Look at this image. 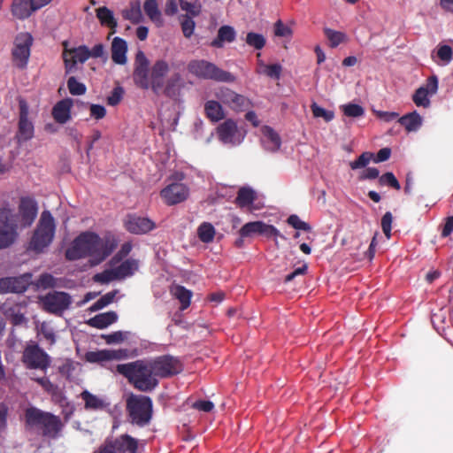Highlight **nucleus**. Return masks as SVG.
<instances>
[{
	"label": "nucleus",
	"mask_w": 453,
	"mask_h": 453,
	"mask_svg": "<svg viewBox=\"0 0 453 453\" xmlns=\"http://www.w3.org/2000/svg\"><path fill=\"white\" fill-rule=\"evenodd\" d=\"M180 361L171 355L159 356L151 360L140 359L120 364L117 372L127 379L141 392H151L158 386L157 378H170L182 372Z\"/></svg>",
	"instance_id": "1"
},
{
	"label": "nucleus",
	"mask_w": 453,
	"mask_h": 453,
	"mask_svg": "<svg viewBox=\"0 0 453 453\" xmlns=\"http://www.w3.org/2000/svg\"><path fill=\"white\" fill-rule=\"evenodd\" d=\"M117 242L114 239L101 238L94 232H83L80 234L66 249L65 257L69 261H74L84 257H90L93 265H99L108 257L116 249Z\"/></svg>",
	"instance_id": "2"
},
{
	"label": "nucleus",
	"mask_w": 453,
	"mask_h": 453,
	"mask_svg": "<svg viewBox=\"0 0 453 453\" xmlns=\"http://www.w3.org/2000/svg\"><path fill=\"white\" fill-rule=\"evenodd\" d=\"M149 59L143 51L138 50L134 58V69L133 73L136 86L142 89L150 88L155 94H158L164 87V77L169 71V65L165 60H157L149 70Z\"/></svg>",
	"instance_id": "3"
},
{
	"label": "nucleus",
	"mask_w": 453,
	"mask_h": 453,
	"mask_svg": "<svg viewBox=\"0 0 453 453\" xmlns=\"http://www.w3.org/2000/svg\"><path fill=\"white\" fill-rule=\"evenodd\" d=\"M55 234V219L50 211H43L32 234L27 250L42 253L52 243Z\"/></svg>",
	"instance_id": "4"
},
{
	"label": "nucleus",
	"mask_w": 453,
	"mask_h": 453,
	"mask_svg": "<svg viewBox=\"0 0 453 453\" xmlns=\"http://www.w3.org/2000/svg\"><path fill=\"white\" fill-rule=\"evenodd\" d=\"M126 409L132 425L144 427L150 423L153 403L150 396L131 394L127 399Z\"/></svg>",
	"instance_id": "5"
},
{
	"label": "nucleus",
	"mask_w": 453,
	"mask_h": 453,
	"mask_svg": "<svg viewBox=\"0 0 453 453\" xmlns=\"http://www.w3.org/2000/svg\"><path fill=\"white\" fill-rule=\"evenodd\" d=\"M188 71L202 80H212L220 82H233L234 76L218 67L215 64L204 59H194L188 64Z\"/></svg>",
	"instance_id": "6"
},
{
	"label": "nucleus",
	"mask_w": 453,
	"mask_h": 453,
	"mask_svg": "<svg viewBox=\"0 0 453 453\" xmlns=\"http://www.w3.org/2000/svg\"><path fill=\"white\" fill-rule=\"evenodd\" d=\"M33 42V36L29 33L17 35L12 50V60L15 67L20 70L27 68Z\"/></svg>",
	"instance_id": "7"
},
{
	"label": "nucleus",
	"mask_w": 453,
	"mask_h": 453,
	"mask_svg": "<svg viewBox=\"0 0 453 453\" xmlns=\"http://www.w3.org/2000/svg\"><path fill=\"white\" fill-rule=\"evenodd\" d=\"M21 361L27 369L46 372L50 366V357L38 344H28L23 350Z\"/></svg>",
	"instance_id": "8"
},
{
	"label": "nucleus",
	"mask_w": 453,
	"mask_h": 453,
	"mask_svg": "<svg viewBox=\"0 0 453 453\" xmlns=\"http://www.w3.org/2000/svg\"><path fill=\"white\" fill-rule=\"evenodd\" d=\"M15 215L8 209H0V249L11 246L18 236Z\"/></svg>",
	"instance_id": "9"
},
{
	"label": "nucleus",
	"mask_w": 453,
	"mask_h": 453,
	"mask_svg": "<svg viewBox=\"0 0 453 453\" xmlns=\"http://www.w3.org/2000/svg\"><path fill=\"white\" fill-rule=\"evenodd\" d=\"M96 453H138V440L122 434L114 440H107Z\"/></svg>",
	"instance_id": "10"
},
{
	"label": "nucleus",
	"mask_w": 453,
	"mask_h": 453,
	"mask_svg": "<svg viewBox=\"0 0 453 453\" xmlns=\"http://www.w3.org/2000/svg\"><path fill=\"white\" fill-rule=\"evenodd\" d=\"M43 310L56 315H61L72 303L69 294L61 291L50 292L41 298Z\"/></svg>",
	"instance_id": "11"
},
{
	"label": "nucleus",
	"mask_w": 453,
	"mask_h": 453,
	"mask_svg": "<svg viewBox=\"0 0 453 453\" xmlns=\"http://www.w3.org/2000/svg\"><path fill=\"white\" fill-rule=\"evenodd\" d=\"M65 49L63 51V59L65 64V74L73 73L77 70V64L85 63L89 58V49L81 45L79 47L67 49V42L63 43Z\"/></svg>",
	"instance_id": "12"
},
{
	"label": "nucleus",
	"mask_w": 453,
	"mask_h": 453,
	"mask_svg": "<svg viewBox=\"0 0 453 453\" xmlns=\"http://www.w3.org/2000/svg\"><path fill=\"white\" fill-rule=\"evenodd\" d=\"M438 90V78L436 75L428 77L426 83L416 89L412 95V101L418 107L428 108L431 104L429 96H434Z\"/></svg>",
	"instance_id": "13"
},
{
	"label": "nucleus",
	"mask_w": 453,
	"mask_h": 453,
	"mask_svg": "<svg viewBox=\"0 0 453 453\" xmlns=\"http://www.w3.org/2000/svg\"><path fill=\"white\" fill-rule=\"evenodd\" d=\"M37 213L38 204L35 198L31 196L20 197L18 206V216L22 227L30 226L34 223Z\"/></svg>",
	"instance_id": "14"
},
{
	"label": "nucleus",
	"mask_w": 453,
	"mask_h": 453,
	"mask_svg": "<svg viewBox=\"0 0 453 453\" xmlns=\"http://www.w3.org/2000/svg\"><path fill=\"white\" fill-rule=\"evenodd\" d=\"M32 282V274L24 273L17 277L0 278V293H23Z\"/></svg>",
	"instance_id": "15"
},
{
	"label": "nucleus",
	"mask_w": 453,
	"mask_h": 453,
	"mask_svg": "<svg viewBox=\"0 0 453 453\" xmlns=\"http://www.w3.org/2000/svg\"><path fill=\"white\" fill-rule=\"evenodd\" d=\"M124 226L133 234H145L156 228V223L149 218L134 213L127 215Z\"/></svg>",
	"instance_id": "16"
},
{
	"label": "nucleus",
	"mask_w": 453,
	"mask_h": 453,
	"mask_svg": "<svg viewBox=\"0 0 453 453\" xmlns=\"http://www.w3.org/2000/svg\"><path fill=\"white\" fill-rule=\"evenodd\" d=\"M189 188L183 183L174 182L164 188L160 196L167 205H175L188 199Z\"/></svg>",
	"instance_id": "17"
},
{
	"label": "nucleus",
	"mask_w": 453,
	"mask_h": 453,
	"mask_svg": "<svg viewBox=\"0 0 453 453\" xmlns=\"http://www.w3.org/2000/svg\"><path fill=\"white\" fill-rule=\"evenodd\" d=\"M34 136V125L28 119V108L25 102L19 104V119L16 139L18 143L25 142Z\"/></svg>",
	"instance_id": "18"
},
{
	"label": "nucleus",
	"mask_w": 453,
	"mask_h": 453,
	"mask_svg": "<svg viewBox=\"0 0 453 453\" xmlns=\"http://www.w3.org/2000/svg\"><path fill=\"white\" fill-rule=\"evenodd\" d=\"M63 428V423L58 416L48 412L40 427L37 429L42 436L50 439L58 437Z\"/></svg>",
	"instance_id": "19"
},
{
	"label": "nucleus",
	"mask_w": 453,
	"mask_h": 453,
	"mask_svg": "<svg viewBox=\"0 0 453 453\" xmlns=\"http://www.w3.org/2000/svg\"><path fill=\"white\" fill-rule=\"evenodd\" d=\"M73 105V99L65 98L58 101L52 108V117L58 124H65L71 119V109Z\"/></svg>",
	"instance_id": "20"
},
{
	"label": "nucleus",
	"mask_w": 453,
	"mask_h": 453,
	"mask_svg": "<svg viewBox=\"0 0 453 453\" xmlns=\"http://www.w3.org/2000/svg\"><path fill=\"white\" fill-rule=\"evenodd\" d=\"M237 131V124L232 119H227L217 127L218 137L223 143L234 144Z\"/></svg>",
	"instance_id": "21"
},
{
	"label": "nucleus",
	"mask_w": 453,
	"mask_h": 453,
	"mask_svg": "<svg viewBox=\"0 0 453 453\" xmlns=\"http://www.w3.org/2000/svg\"><path fill=\"white\" fill-rule=\"evenodd\" d=\"M235 39V29L232 26L223 25L219 28L217 36L211 41V46L221 49L224 47L225 43H231L234 42Z\"/></svg>",
	"instance_id": "22"
},
{
	"label": "nucleus",
	"mask_w": 453,
	"mask_h": 453,
	"mask_svg": "<svg viewBox=\"0 0 453 453\" xmlns=\"http://www.w3.org/2000/svg\"><path fill=\"white\" fill-rule=\"evenodd\" d=\"M47 411H43L36 407L31 406L25 410L24 420L27 429H38L47 415Z\"/></svg>",
	"instance_id": "23"
},
{
	"label": "nucleus",
	"mask_w": 453,
	"mask_h": 453,
	"mask_svg": "<svg viewBox=\"0 0 453 453\" xmlns=\"http://www.w3.org/2000/svg\"><path fill=\"white\" fill-rule=\"evenodd\" d=\"M257 199L256 191L250 187H242L239 188L237 192V196L234 199V203L240 209L249 208L250 211L252 210L251 205Z\"/></svg>",
	"instance_id": "24"
},
{
	"label": "nucleus",
	"mask_w": 453,
	"mask_h": 453,
	"mask_svg": "<svg viewBox=\"0 0 453 453\" xmlns=\"http://www.w3.org/2000/svg\"><path fill=\"white\" fill-rule=\"evenodd\" d=\"M127 42L120 37H115L111 42L112 61L118 65H125L127 63Z\"/></svg>",
	"instance_id": "25"
},
{
	"label": "nucleus",
	"mask_w": 453,
	"mask_h": 453,
	"mask_svg": "<svg viewBox=\"0 0 453 453\" xmlns=\"http://www.w3.org/2000/svg\"><path fill=\"white\" fill-rule=\"evenodd\" d=\"M34 12L30 0H13L12 3L11 12L18 19L24 20L29 18Z\"/></svg>",
	"instance_id": "26"
},
{
	"label": "nucleus",
	"mask_w": 453,
	"mask_h": 453,
	"mask_svg": "<svg viewBox=\"0 0 453 453\" xmlns=\"http://www.w3.org/2000/svg\"><path fill=\"white\" fill-rule=\"evenodd\" d=\"M117 319L118 315L115 311H107L96 315L95 317L89 319L87 323L92 327L104 329L116 322Z\"/></svg>",
	"instance_id": "27"
},
{
	"label": "nucleus",
	"mask_w": 453,
	"mask_h": 453,
	"mask_svg": "<svg viewBox=\"0 0 453 453\" xmlns=\"http://www.w3.org/2000/svg\"><path fill=\"white\" fill-rule=\"evenodd\" d=\"M138 267L139 264L137 260L128 258L123 261L119 265L113 268L118 280H120L132 276L138 270Z\"/></svg>",
	"instance_id": "28"
},
{
	"label": "nucleus",
	"mask_w": 453,
	"mask_h": 453,
	"mask_svg": "<svg viewBox=\"0 0 453 453\" xmlns=\"http://www.w3.org/2000/svg\"><path fill=\"white\" fill-rule=\"evenodd\" d=\"M398 122L404 127L407 132H415L421 127L422 118L416 111H413L399 118Z\"/></svg>",
	"instance_id": "29"
},
{
	"label": "nucleus",
	"mask_w": 453,
	"mask_h": 453,
	"mask_svg": "<svg viewBox=\"0 0 453 453\" xmlns=\"http://www.w3.org/2000/svg\"><path fill=\"white\" fill-rule=\"evenodd\" d=\"M96 12V18L99 19L101 25L109 27L111 30V34H114L118 22L113 16V12L106 6L99 7Z\"/></svg>",
	"instance_id": "30"
},
{
	"label": "nucleus",
	"mask_w": 453,
	"mask_h": 453,
	"mask_svg": "<svg viewBox=\"0 0 453 453\" xmlns=\"http://www.w3.org/2000/svg\"><path fill=\"white\" fill-rule=\"evenodd\" d=\"M204 112L211 122H218L225 118L221 104L215 100H209L205 103Z\"/></svg>",
	"instance_id": "31"
},
{
	"label": "nucleus",
	"mask_w": 453,
	"mask_h": 453,
	"mask_svg": "<svg viewBox=\"0 0 453 453\" xmlns=\"http://www.w3.org/2000/svg\"><path fill=\"white\" fill-rule=\"evenodd\" d=\"M143 10L151 21L156 23L157 27L162 26V15L158 9L157 0H145L143 4Z\"/></svg>",
	"instance_id": "32"
},
{
	"label": "nucleus",
	"mask_w": 453,
	"mask_h": 453,
	"mask_svg": "<svg viewBox=\"0 0 453 453\" xmlns=\"http://www.w3.org/2000/svg\"><path fill=\"white\" fill-rule=\"evenodd\" d=\"M81 397L85 403L86 410H103L106 407L104 401L98 396L91 394L88 390H84L81 393Z\"/></svg>",
	"instance_id": "33"
},
{
	"label": "nucleus",
	"mask_w": 453,
	"mask_h": 453,
	"mask_svg": "<svg viewBox=\"0 0 453 453\" xmlns=\"http://www.w3.org/2000/svg\"><path fill=\"white\" fill-rule=\"evenodd\" d=\"M181 76L180 73L173 74L167 79L164 88V94L170 98H176L180 94Z\"/></svg>",
	"instance_id": "34"
},
{
	"label": "nucleus",
	"mask_w": 453,
	"mask_h": 453,
	"mask_svg": "<svg viewBox=\"0 0 453 453\" xmlns=\"http://www.w3.org/2000/svg\"><path fill=\"white\" fill-rule=\"evenodd\" d=\"M264 142L265 148L271 151H276L280 149L281 141L280 135L270 127H265L264 129Z\"/></svg>",
	"instance_id": "35"
},
{
	"label": "nucleus",
	"mask_w": 453,
	"mask_h": 453,
	"mask_svg": "<svg viewBox=\"0 0 453 453\" xmlns=\"http://www.w3.org/2000/svg\"><path fill=\"white\" fill-rule=\"evenodd\" d=\"M173 295L180 301V310H186L191 302L192 292L183 286H176L173 290Z\"/></svg>",
	"instance_id": "36"
},
{
	"label": "nucleus",
	"mask_w": 453,
	"mask_h": 453,
	"mask_svg": "<svg viewBox=\"0 0 453 453\" xmlns=\"http://www.w3.org/2000/svg\"><path fill=\"white\" fill-rule=\"evenodd\" d=\"M197 236L204 243H210L215 236V228L209 222L202 223L197 228Z\"/></svg>",
	"instance_id": "37"
},
{
	"label": "nucleus",
	"mask_w": 453,
	"mask_h": 453,
	"mask_svg": "<svg viewBox=\"0 0 453 453\" xmlns=\"http://www.w3.org/2000/svg\"><path fill=\"white\" fill-rule=\"evenodd\" d=\"M138 355H139V351L137 349H110V360H123V359L135 357Z\"/></svg>",
	"instance_id": "38"
},
{
	"label": "nucleus",
	"mask_w": 453,
	"mask_h": 453,
	"mask_svg": "<svg viewBox=\"0 0 453 453\" xmlns=\"http://www.w3.org/2000/svg\"><path fill=\"white\" fill-rule=\"evenodd\" d=\"M324 34L329 41L331 48H335L346 40V35L340 31H335L331 28H325Z\"/></svg>",
	"instance_id": "39"
},
{
	"label": "nucleus",
	"mask_w": 453,
	"mask_h": 453,
	"mask_svg": "<svg viewBox=\"0 0 453 453\" xmlns=\"http://www.w3.org/2000/svg\"><path fill=\"white\" fill-rule=\"evenodd\" d=\"M261 221H253L244 224L239 230L242 238L251 237L254 234H260Z\"/></svg>",
	"instance_id": "40"
},
{
	"label": "nucleus",
	"mask_w": 453,
	"mask_h": 453,
	"mask_svg": "<svg viewBox=\"0 0 453 453\" xmlns=\"http://www.w3.org/2000/svg\"><path fill=\"white\" fill-rule=\"evenodd\" d=\"M266 40L261 34L249 32L246 35V43L256 50H262L265 45Z\"/></svg>",
	"instance_id": "41"
},
{
	"label": "nucleus",
	"mask_w": 453,
	"mask_h": 453,
	"mask_svg": "<svg viewBox=\"0 0 453 453\" xmlns=\"http://www.w3.org/2000/svg\"><path fill=\"white\" fill-rule=\"evenodd\" d=\"M380 186H388L389 188H392L395 190L401 189V185L398 181V180L395 178L393 173L388 172L381 176H380L378 180Z\"/></svg>",
	"instance_id": "42"
},
{
	"label": "nucleus",
	"mask_w": 453,
	"mask_h": 453,
	"mask_svg": "<svg viewBox=\"0 0 453 453\" xmlns=\"http://www.w3.org/2000/svg\"><path fill=\"white\" fill-rule=\"evenodd\" d=\"M86 360L89 363L110 361V349L89 351L86 354Z\"/></svg>",
	"instance_id": "43"
},
{
	"label": "nucleus",
	"mask_w": 453,
	"mask_h": 453,
	"mask_svg": "<svg viewBox=\"0 0 453 453\" xmlns=\"http://www.w3.org/2000/svg\"><path fill=\"white\" fill-rule=\"evenodd\" d=\"M116 293L117 291H111L102 296L96 302L92 304L90 311H96L111 303L115 298Z\"/></svg>",
	"instance_id": "44"
},
{
	"label": "nucleus",
	"mask_w": 453,
	"mask_h": 453,
	"mask_svg": "<svg viewBox=\"0 0 453 453\" xmlns=\"http://www.w3.org/2000/svg\"><path fill=\"white\" fill-rule=\"evenodd\" d=\"M250 101L242 95L235 94L231 104L228 106L235 111H243L250 106Z\"/></svg>",
	"instance_id": "45"
},
{
	"label": "nucleus",
	"mask_w": 453,
	"mask_h": 453,
	"mask_svg": "<svg viewBox=\"0 0 453 453\" xmlns=\"http://www.w3.org/2000/svg\"><path fill=\"white\" fill-rule=\"evenodd\" d=\"M67 88L73 96H81L84 95L87 91V88L85 84L77 81L74 76H71L67 80Z\"/></svg>",
	"instance_id": "46"
},
{
	"label": "nucleus",
	"mask_w": 453,
	"mask_h": 453,
	"mask_svg": "<svg viewBox=\"0 0 453 453\" xmlns=\"http://www.w3.org/2000/svg\"><path fill=\"white\" fill-rule=\"evenodd\" d=\"M373 158V153L363 152L356 160L349 163V167L352 170H357L365 167Z\"/></svg>",
	"instance_id": "47"
},
{
	"label": "nucleus",
	"mask_w": 453,
	"mask_h": 453,
	"mask_svg": "<svg viewBox=\"0 0 453 453\" xmlns=\"http://www.w3.org/2000/svg\"><path fill=\"white\" fill-rule=\"evenodd\" d=\"M342 109L344 115L347 117L358 118L365 114L364 108L361 105L356 104H344L342 106Z\"/></svg>",
	"instance_id": "48"
},
{
	"label": "nucleus",
	"mask_w": 453,
	"mask_h": 453,
	"mask_svg": "<svg viewBox=\"0 0 453 453\" xmlns=\"http://www.w3.org/2000/svg\"><path fill=\"white\" fill-rule=\"evenodd\" d=\"M179 2L181 10L187 12L192 17H196L200 14L202 6L197 0L194 3H189L187 0H179Z\"/></svg>",
	"instance_id": "49"
},
{
	"label": "nucleus",
	"mask_w": 453,
	"mask_h": 453,
	"mask_svg": "<svg viewBox=\"0 0 453 453\" xmlns=\"http://www.w3.org/2000/svg\"><path fill=\"white\" fill-rule=\"evenodd\" d=\"M312 114L315 118H323L325 121L329 122L334 118V113L332 111H327L316 103H312L311 105Z\"/></svg>",
	"instance_id": "50"
},
{
	"label": "nucleus",
	"mask_w": 453,
	"mask_h": 453,
	"mask_svg": "<svg viewBox=\"0 0 453 453\" xmlns=\"http://www.w3.org/2000/svg\"><path fill=\"white\" fill-rule=\"evenodd\" d=\"M94 280L102 284L109 283L112 280H118L114 268L106 269L102 273H96L94 276Z\"/></svg>",
	"instance_id": "51"
},
{
	"label": "nucleus",
	"mask_w": 453,
	"mask_h": 453,
	"mask_svg": "<svg viewBox=\"0 0 453 453\" xmlns=\"http://www.w3.org/2000/svg\"><path fill=\"white\" fill-rule=\"evenodd\" d=\"M287 222L289 226L296 230H303L305 232H310L311 230L310 224L301 220V219L296 214L290 215L288 218Z\"/></svg>",
	"instance_id": "52"
},
{
	"label": "nucleus",
	"mask_w": 453,
	"mask_h": 453,
	"mask_svg": "<svg viewBox=\"0 0 453 453\" xmlns=\"http://www.w3.org/2000/svg\"><path fill=\"white\" fill-rule=\"evenodd\" d=\"M259 64L265 68L264 73L266 76L276 80L280 79L282 71L280 64L264 65L262 61Z\"/></svg>",
	"instance_id": "53"
},
{
	"label": "nucleus",
	"mask_w": 453,
	"mask_h": 453,
	"mask_svg": "<svg viewBox=\"0 0 453 453\" xmlns=\"http://www.w3.org/2000/svg\"><path fill=\"white\" fill-rule=\"evenodd\" d=\"M261 235H265L267 238L274 237L275 239L277 237H280L281 239L285 240L286 237L280 233V231L273 226V225H267L261 221Z\"/></svg>",
	"instance_id": "54"
},
{
	"label": "nucleus",
	"mask_w": 453,
	"mask_h": 453,
	"mask_svg": "<svg viewBox=\"0 0 453 453\" xmlns=\"http://www.w3.org/2000/svg\"><path fill=\"white\" fill-rule=\"evenodd\" d=\"M132 250V244L130 242H125L121 245L120 250L114 255L111 259L110 264L113 266L115 264L120 262L126 257Z\"/></svg>",
	"instance_id": "55"
},
{
	"label": "nucleus",
	"mask_w": 453,
	"mask_h": 453,
	"mask_svg": "<svg viewBox=\"0 0 453 453\" xmlns=\"http://www.w3.org/2000/svg\"><path fill=\"white\" fill-rule=\"evenodd\" d=\"M124 89L122 87H116L112 89L110 96L107 97V104L111 106H115L120 103L123 98Z\"/></svg>",
	"instance_id": "56"
},
{
	"label": "nucleus",
	"mask_w": 453,
	"mask_h": 453,
	"mask_svg": "<svg viewBox=\"0 0 453 453\" xmlns=\"http://www.w3.org/2000/svg\"><path fill=\"white\" fill-rule=\"evenodd\" d=\"M127 332L117 331L109 334L103 335V338L108 344L120 343L127 339Z\"/></svg>",
	"instance_id": "57"
},
{
	"label": "nucleus",
	"mask_w": 453,
	"mask_h": 453,
	"mask_svg": "<svg viewBox=\"0 0 453 453\" xmlns=\"http://www.w3.org/2000/svg\"><path fill=\"white\" fill-rule=\"evenodd\" d=\"M393 216L390 211H387L381 219V228L387 238L391 237Z\"/></svg>",
	"instance_id": "58"
},
{
	"label": "nucleus",
	"mask_w": 453,
	"mask_h": 453,
	"mask_svg": "<svg viewBox=\"0 0 453 453\" xmlns=\"http://www.w3.org/2000/svg\"><path fill=\"white\" fill-rule=\"evenodd\" d=\"M235 92L229 88H221L217 93V97L224 104L229 106L235 96Z\"/></svg>",
	"instance_id": "59"
},
{
	"label": "nucleus",
	"mask_w": 453,
	"mask_h": 453,
	"mask_svg": "<svg viewBox=\"0 0 453 453\" xmlns=\"http://www.w3.org/2000/svg\"><path fill=\"white\" fill-rule=\"evenodd\" d=\"M195 26V21L192 18L186 16L181 21V29L185 37L189 38L193 35Z\"/></svg>",
	"instance_id": "60"
},
{
	"label": "nucleus",
	"mask_w": 453,
	"mask_h": 453,
	"mask_svg": "<svg viewBox=\"0 0 453 453\" xmlns=\"http://www.w3.org/2000/svg\"><path fill=\"white\" fill-rule=\"evenodd\" d=\"M452 49L449 45H441L438 48L437 57L443 62L449 63L452 59Z\"/></svg>",
	"instance_id": "61"
},
{
	"label": "nucleus",
	"mask_w": 453,
	"mask_h": 453,
	"mask_svg": "<svg viewBox=\"0 0 453 453\" xmlns=\"http://www.w3.org/2000/svg\"><path fill=\"white\" fill-rule=\"evenodd\" d=\"M36 285L42 288H52L55 286V278L51 274L43 273L39 277Z\"/></svg>",
	"instance_id": "62"
},
{
	"label": "nucleus",
	"mask_w": 453,
	"mask_h": 453,
	"mask_svg": "<svg viewBox=\"0 0 453 453\" xmlns=\"http://www.w3.org/2000/svg\"><path fill=\"white\" fill-rule=\"evenodd\" d=\"M90 116L96 120L102 119L106 115V109L101 104H92L89 107Z\"/></svg>",
	"instance_id": "63"
},
{
	"label": "nucleus",
	"mask_w": 453,
	"mask_h": 453,
	"mask_svg": "<svg viewBox=\"0 0 453 453\" xmlns=\"http://www.w3.org/2000/svg\"><path fill=\"white\" fill-rule=\"evenodd\" d=\"M377 178H380V171L375 167H368L360 173L358 180H375Z\"/></svg>",
	"instance_id": "64"
}]
</instances>
